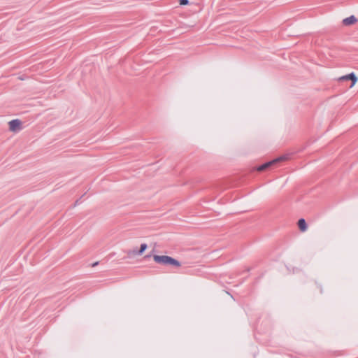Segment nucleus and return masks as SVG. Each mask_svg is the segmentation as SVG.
Returning <instances> with one entry per match:
<instances>
[{"instance_id":"nucleus-9","label":"nucleus","mask_w":358,"mask_h":358,"mask_svg":"<svg viewBox=\"0 0 358 358\" xmlns=\"http://www.w3.org/2000/svg\"><path fill=\"white\" fill-rule=\"evenodd\" d=\"M179 3H180V5L185 6V5H187L189 3V1L188 0H179Z\"/></svg>"},{"instance_id":"nucleus-5","label":"nucleus","mask_w":358,"mask_h":358,"mask_svg":"<svg viewBox=\"0 0 358 358\" xmlns=\"http://www.w3.org/2000/svg\"><path fill=\"white\" fill-rule=\"evenodd\" d=\"M297 224L301 231L304 232L307 230V224L304 219H299Z\"/></svg>"},{"instance_id":"nucleus-2","label":"nucleus","mask_w":358,"mask_h":358,"mask_svg":"<svg viewBox=\"0 0 358 358\" xmlns=\"http://www.w3.org/2000/svg\"><path fill=\"white\" fill-rule=\"evenodd\" d=\"M288 159V157L287 156H282V157H280L278 158H276L271 162H268L267 163H265L264 164L262 165V166H259L258 168H257V171H262L264 170H265L266 169L275 164L276 163L278 162H282V161H285Z\"/></svg>"},{"instance_id":"nucleus-7","label":"nucleus","mask_w":358,"mask_h":358,"mask_svg":"<svg viewBox=\"0 0 358 358\" xmlns=\"http://www.w3.org/2000/svg\"><path fill=\"white\" fill-rule=\"evenodd\" d=\"M357 80H358V78L356 76V75L354 73H351L350 80L352 81V84L350 85V87H353L355 86V85L357 82Z\"/></svg>"},{"instance_id":"nucleus-8","label":"nucleus","mask_w":358,"mask_h":358,"mask_svg":"<svg viewBox=\"0 0 358 358\" xmlns=\"http://www.w3.org/2000/svg\"><path fill=\"white\" fill-rule=\"evenodd\" d=\"M351 73L343 76L338 78V80H350Z\"/></svg>"},{"instance_id":"nucleus-4","label":"nucleus","mask_w":358,"mask_h":358,"mask_svg":"<svg viewBox=\"0 0 358 358\" xmlns=\"http://www.w3.org/2000/svg\"><path fill=\"white\" fill-rule=\"evenodd\" d=\"M357 20L356 17L354 15H351L348 17L345 18L343 20V24L348 26V25L355 24L357 22Z\"/></svg>"},{"instance_id":"nucleus-1","label":"nucleus","mask_w":358,"mask_h":358,"mask_svg":"<svg viewBox=\"0 0 358 358\" xmlns=\"http://www.w3.org/2000/svg\"><path fill=\"white\" fill-rule=\"evenodd\" d=\"M153 259L156 263L159 264L171 265L176 267H180L181 266L178 260L166 255H154Z\"/></svg>"},{"instance_id":"nucleus-6","label":"nucleus","mask_w":358,"mask_h":358,"mask_svg":"<svg viewBox=\"0 0 358 358\" xmlns=\"http://www.w3.org/2000/svg\"><path fill=\"white\" fill-rule=\"evenodd\" d=\"M147 248H148L147 244L143 243V244L141 245L140 250L137 252H133V254L134 255H141L145 252V250L147 249Z\"/></svg>"},{"instance_id":"nucleus-3","label":"nucleus","mask_w":358,"mask_h":358,"mask_svg":"<svg viewBox=\"0 0 358 358\" xmlns=\"http://www.w3.org/2000/svg\"><path fill=\"white\" fill-rule=\"evenodd\" d=\"M9 130L12 132H17L22 129V122L18 120H13L8 122Z\"/></svg>"}]
</instances>
